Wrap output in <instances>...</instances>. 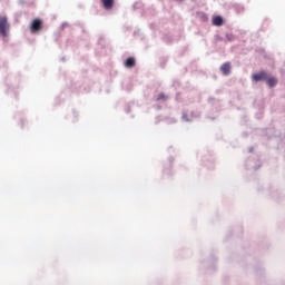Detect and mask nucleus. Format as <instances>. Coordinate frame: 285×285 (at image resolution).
Segmentation results:
<instances>
[{
    "instance_id": "nucleus-38",
    "label": "nucleus",
    "mask_w": 285,
    "mask_h": 285,
    "mask_svg": "<svg viewBox=\"0 0 285 285\" xmlns=\"http://www.w3.org/2000/svg\"><path fill=\"white\" fill-rule=\"evenodd\" d=\"M20 6H26V0H19Z\"/></svg>"
},
{
    "instance_id": "nucleus-9",
    "label": "nucleus",
    "mask_w": 285,
    "mask_h": 285,
    "mask_svg": "<svg viewBox=\"0 0 285 285\" xmlns=\"http://www.w3.org/2000/svg\"><path fill=\"white\" fill-rule=\"evenodd\" d=\"M10 35V22L7 16H0V37L6 39Z\"/></svg>"
},
{
    "instance_id": "nucleus-28",
    "label": "nucleus",
    "mask_w": 285,
    "mask_h": 285,
    "mask_svg": "<svg viewBox=\"0 0 285 285\" xmlns=\"http://www.w3.org/2000/svg\"><path fill=\"white\" fill-rule=\"evenodd\" d=\"M72 124H77V121H79V111H76L75 109H72Z\"/></svg>"
},
{
    "instance_id": "nucleus-21",
    "label": "nucleus",
    "mask_w": 285,
    "mask_h": 285,
    "mask_svg": "<svg viewBox=\"0 0 285 285\" xmlns=\"http://www.w3.org/2000/svg\"><path fill=\"white\" fill-rule=\"evenodd\" d=\"M161 41L164 43H166L167 46H170V43H173L175 41V38L169 33H164L161 36Z\"/></svg>"
},
{
    "instance_id": "nucleus-42",
    "label": "nucleus",
    "mask_w": 285,
    "mask_h": 285,
    "mask_svg": "<svg viewBox=\"0 0 285 285\" xmlns=\"http://www.w3.org/2000/svg\"><path fill=\"white\" fill-rule=\"evenodd\" d=\"M155 124H156V125L159 124V116H157V117L155 118Z\"/></svg>"
},
{
    "instance_id": "nucleus-25",
    "label": "nucleus",
    "mask_w": 285,
    "mask_h": 285,
    "mask_svg": "<svg viewBox=\"0 0 285 285\" xmlns=\"http://www.w3.org/2000/svg\"><path fill=\"white\" fill-rule=\"evenodd\" d=\"M131 9L134 10V12L137 10H144V2L141 0L136 1L132 4Z\"/></svg>"
},
{
    "instance_id": "nucleus-29",
    "label": "nucleus",
    "mask_w": 285,
    "mask_h": 285,
    "mask_svg": "<svg viewBox=\"0 0 285 285\" xmlns=\"http://www.w3.org/2000/svg\"><path fill=\"white\" fill-rule=\"evenodd\" d=\"M122 89L126 90V92H131L132 91V83L128 82L127 85H124Z\"/></svg>"
},
{
    "instance_id": "nucleus-39",
    "label": "nucleus",
    "mask_w": 285,
    "mask_h": 285,
    "mask_svg": "<svg viewBox=\"0 0 285 285\" xmlns=\"http://www.w3.org/2000/svg\"><path fill=\"white\" fill-rule=\"evenodd\" d=\"M216 118L217 116H208V119H212V121H215Z\"/></svg>"
},
{
    "instance_id": "nucleus-41",
    "label": "nucleus",
    "mask_w": 285,
    "mask_h": 285,
    "mask_svg": "<svg viewBox=\"0 0 285 285\" xmlns=\"http://www.w3.org/2000/svg\"><path fill=\"white\" fill-rule=\"evenodd\" d=\"M0 66H3V68H6L7 67V63H6V61H0Z\"/></svg>"
},
{
    "instance_id": "nucleus-24",
    "label": "nucleus",
    "mask_w": 285,
    "mask_h": 285,
    "mask_svg": "<svg viewBox=\"0 0 285 285\" xmlns=\"http://www.w3.org/2000/svg\"><path fill=\"white\" fill-rule=\"evenodd\" d=\"M194 119L193 112L190 114V116H188V114L183 112L181 115V121L186 122V124H190Z\"/></svg>"
},
{
    "instance_id": "nucleus-43",
    "label": "nucleus",
    "mask_w": 285,
    "mask_h": 285,
    "mask_svg": "<svg viewBox=\"0 0 285 285\" xmlns=\"http://www.w3.org/2000/svg\"><path fill=\"white\" fill-rule=\"evenodd\" d=\"M242 135H243V137H248V132L247 131H244Z\"/></svg>"
},
{
    "instance_id": "nucleus-8",
    "label": "nucleus",
    "mask_w": 285,
    "mask_h": 285,
    "mask_svg": "<svg viewBox=\"0 0 285 285\" xmlns=\"http://www.w3.org/2000/svg\"><path fill=\"white\" fill-rule=\"evenodd\" d=\"M173 164H175V155H169L167 160L163 164V175L164 177H170L175 175V169H173Z\"/></svg>"
},
{
    "instance_id": "nucleus-7",
    "label": "nucleus",
    "mask_w": 285,
    "mask_h": 285,
    "mask_svg": "<svg viewBox=\"0 0 285 285\" xmlns=\"http://www.w3.org/2000/svg\"><path fill=\"white\" fill-rule=\"evenodd\" d=\"M262 167V159L259 156H250L245 160V169L246 170H253L254 173L256 170H259Z\"/></svg>"
},
{
    "instance_id": "nucleus-48",
    "label": "nucleus",
    "mask_w": 285,
    "mask_h": 285,
    "mask_svg": "<svg viewBox=\"0 0 285 285\" xmlns=\"http://www.w3.org/2000/svg\"><path fill=\"white\" fill-rule=\"evenodd\" d=\"M175 1H178L179 3H181V1H184V0H175Z\"/></svg>"
},
{
    "instance_id": "nucleus-26",
    "label": "nucleus",
    "mask_w": 285,
    "mask_h": 285,
    "mask_svg": "<svg viewBox=\"0 0 285 285\" xmlns=\"http://www.w3.org/2000/svg\"><path fill=\"white\" fill-rule=\"evenodd\" d=\"M166 63H168V57L167 56H163L159 58V67L160 68H166Z\"/></svg>"
},
{
    "instance_id": "nucleus-5",
    "label": "nucleus",
    "mask_w": 285,
    "mask_h": 285,
    "mask_svg": "<svg viewBox=\"0 0 285 285\" xmlns=\"http://www.w3.org/2000/svg\"><path fill=\"white\" fill-rule=\"evenodd\" d=\"M200 165L207 170H215V153L213 149L205 147L198 151Z\"/></svg>"
},
{
    "instance_id": "nucleus-12",
    "label": "nucleus",
    "mask_w": 285,
    "mask_h": 285,
    "mask_svg": "<svg viewBox=\"0 0 285 285\" xmlns=\"http://www.w3.org/2000/svg\"><path fill=\"white\" fill-rule=\"evenodd\" d=\"M134 37H138V39H140V41L145 43V50H148V48H150V45L148 43V39L146 38V35H144L141 29H135Z\"/></svg>"
},
{
    "instance_id": "nucleus-10",
    "label": "nucleus",
    "mask_w": 285,
    "mask_h": 285,
    "mask_svg": "<svg viewBox=\"0 0 285 285\" xmlns=\"http://www.w3.org/2000/svg\"><path fill=\"white\" fill-rule=\"evenodd\" d=\"M29 30L31 35H39L41 30H43V19L35 18L29 26Z\"/></svg>"
},
{
    "instance_id": "nucleus-20",
    "label": "nucleus",
    "mask_w": 285,
    "mask_h": 285,
    "mask_svg": "<svg viewBox=\"0 0 285 285\" xmlns=\"http://www.w3.org/2000/svg\"><path fill=\"white\" fill-rule=\"evenodd\" d=\"M254 273L257 277H264V275H266V271L264 269L262 264L254 266Z\"/></svg>"
},
{
    "instance_id": "nucleus-3",
    "label": "nucleus",
    "mask_w": 285,
    "mask_h": 285,
    "mask_svg": "<svg viewBox=\"0 0 285 285\" xmlns=\"http://www.w3.org/2000/svg\"><path fill=\"white\" fill-rule=\"evenodd\" d=\"M252 81H254V83H266V86L271 89L275 88L277 83H279L277 76H274L268 70H259L254 72L252 75Z\"/></svg>"
},
{
    "instance_id": "nucleus-27",
    "label": "nucleus",
    "mask_w": 285,
    "mask_h": 285,
    "mask_svg": "<svg viewBox=\"0 0 285 285\" xmlns=\"http://www.w3.org/2000/svg\"><path fill=\"white\" fill-rule=\"evenodd\" d=\"M244 233V228L243 227H236L235 229H233L232 232H229V234L227 235V239H230V236L234 234V233Z\"/></svg>"
},
{
    "instance_id": "nucleus-34",
    "label": "nucleus",
    "mask_w": 285,
    "mask_h": 285,
    "mask_svg": "<svg viewBox=\"0 0 285 285\" xmlns=\"http://www.w3.org/2000/svg\"><path fill=\"white\" fill-rule=\"evenodd\" d=\"M248 249L249 250H257V245L252 244V245H249Z\"/></svg>"
},
{
    "instance_id": "nucleus-1",
    "label": "nucleus",
    "mask_w": 285,
    "mask_h": 285,
    "mask_svg": "<svg viewBox=\"0 0 285 285\" xmlns=\"http://www.w3.org/2000/svg\"><path fill=\"white\" fill-rule=\"evenodd\" d=\"M70 92H75L76 95L88 94L90 92V86L83 85L82 81L70 80L69 88L65 89L60 96L55 98L53 106H61L63 104V97H70Z\"/></svg>"
},
{
    "instance_id": "nucleus-17",
    "label": "nucleus",
    "mask_w": 285,
    "mask_h": 285,
    "mask_svg": "<svg viewBox=\"0 0 285 285\" xmlns=\"http://www.w3.org/2000/svg\"><path fill=\"white\" fill-rule=\"evenodd\" d=\"M125 68L132 69L137 66V59L134 56H129L124 61Z\"/></svg>"
},
{
    "instance_id": "nucleus-23",
    "label": "nucleus",
    "mask_w": 285,
    "mask_h": 285,
    "mask_svg": "<svg viewBox=\"0 0 285 285\" xmlns=\"http://www.w3.org/2000/svg\"><path fill=\"white\" fill-rule=\"evenodd\" d=\"M197 17L199 18V20L203 22V23H206L208 22V14L204 11H198L197 12Z\"/></svg>"
},
{
    "instance_id": "nucleus-37",
    "label": "nucleus",
    "mask_w": 285,
    "mask_h": 285,
    "mask_svg": "<svg viewBox=\"0 0 285 285\" xmlns=\"http://www.w3.org/2000/svg\"><path fill=\"white\" fill-rule=\"evenodd\" d=\"M266 248H264V246L263 245H258L257 246V250H265Z\"/></svg>"
},
{
    "instance_id": "nucleus-11",
    "label": "nucleus",
    "mask_w": 285,
    "mask_h": 285,
    "mask_svg": "<svg viewBox=\"0 0 285 285\" xmlns=\"http://www.w3.org/2000/svg\"><path fill=\"white\" fill-rule=\"evenodd\" d=\"M208 104L212 105V112H222V101L215 99L214 97H209Z\"/></svg>"
},
{
    "instance_id": "nucleus-46",
    "label": "nucleus",
    "mask_w": 285,
    "mask_h": 285,
    "mask_svg": "<svg viewBox=\"0 0 285 285\" xmlns=\"http://www.w3.org/2000/svg\"><path fill=\"white\" fill-rule=\"evenodd\" d=\"M60 61H66V56H63V57L60 59Z\"/></svg>"
},
{
    "instance_id": "nucleus-40",
    "label": "nucleus",
    "mask_w": 285,
    "mask_h": 285,
    "mask_svg": "<svg viewBox=\"0 0 285 285\" xmlns=\"http://www.w3.org/2000/svg\"><path fill=\"white\" fill-rule=\"evenodd\" d=\"M150 30H155V23L149 24Z\"/></svg>"
},
{
    "instance_id": "nucleus-2",
    "label": "nucleus",
    "mask_w": 285,
    "mask_h": 285,
    "mask_svg": "<svg viewBox=\"0 0 285 285\" xmlns=\"http://www.w3.org/2000/svg\"><path fill=\"white\" fill-rule=\"evenodd\" d=\"M19 83H21V73H9L4 78V92L8 95V97H11L13 99H19Z\"/></svg>"
},
{
    "instance_id": "nucleus-44",
    "label": "nucleus",
    "mask_w": 285,
    "mask_h": 285,
    "mask_svg": "<svg viewBox=\"0 0 285 285\" xmlns=\"http://www.w3.org/2000/svg\"><path fill=\"white\" fill-rule=\"evenodd\" d=\"M253 150H255L254 147H249V148H248V153H253Z\"/></svg>"
},
{
    "instance_id": "nucleus-6",
    "label": "nucleus",
    "mask_w": 285,
    "mask_h": 285,
    "mask_svg": "<svg viewBox=\"0 0 285 285\" xmlns=\"http://www.w3.org/2000/svg\"><path fill=\"white\" fill-rule=\"evenodd\" d=\"M66 28H68L70 32L80 30V32H82V35L88 36V31L86 30V24L83 22L77 21L72 24L69 22H62L61 26L59 27L58 31L55 32L56 43H59V37H61V30H66Z\"/></svg>"
},
{
    "instance_id": "nucleus-32",
    "label": "nucleus",
    "mask_w": 285,
    "mask_h": 285,
    "mask_svg": "<svg viewBox=\"0 0 285 285\" xmlns=\"http://www.w3.org/2000/svg\"><path fill=\"white\" fill-rule=\"evenodd\" d=\"M215 41L219 42V41H224V37L219 36V35H215L214 36Z\"/></svg>"
},
{
    "instance_id": "nucleus-30",
    "label": "nucleus",
    "mask_w": 285,
    "mask_h": 285,
    "mask_svg": "<svg viewBox=\"0 0 285 285\" xmlns=\"http://www.w3.org/2000/svg\"><path fill=\"white\" fill-rule=\"evenodd\" d=\"M106 39V37L104 36V35H100L99 37H98V46H101V47H104V40Z\"/></svg>"
},
{
    "instance_id": "nucleus-33",
    "label": "nucleus",
    "mask_w": 285,
    "mask_h": 285,
    "mask_svg": "<svg viewBox=\"0 0 285 285\" xmlns=\"http://www.w3.org/2000/svg\"><path fill=\"white\" fill-rule=\"evenodd\" d=\"M126 115H130V104L125 105Z\"/></svg>"
},
{
    "instance_id": "nucleus-19",
    "label": "nucleus",
    "mask_w": 285,
    "mask_h": 285,
    "mask_svg": "<svg viewBox=\"0 0 285 285\" xmlns=\"http://www.w3.org/2000/svg\"><path fill=\"white\" fill-rule=\"evenodd\" d=\"M220 72H223V75L225 77H228V75H230V70H232V66L230 62H224L220 68H219Z\"/></svg>"
},
{
    "instance_id": "nucleus-14",
    "label": "nucleus",
    "mask_w": 285,
    "mask_h": 285,
    "mask_svg": "<svg viewBox=\"0 0 285 285\" xmlns=\"http://www.w3.org/2000/svg\"><path fill=\"white\" fill-rule=\"evenodd\" d=\"M258 191L264 193V195H266L267 197H271L272 199H275V197H277V191L273 187H266V188L259 187Z\"/></svg>"
},
{
    "instance_id": "nucleus-36",
    "label": "nucleus",
    "mask_w": 285,
    "mask_h": 285,
    "mask_svg": "<svg viewBox=\"0 0 285 285\" xmlns=\"http://www.w3.org/2000/svg\"><path fill=\"white\" fill-rule=\"evenodd\" d=\"M168 153H169V155H170L171 153H175V148H173V146H169V147H168Z\"/></svg>"
},
{
    "instance_id": "nucleus-31",
    "label": "nucleus",
    "mask_w": 285,
    "mask_h": 285,
    "mask_svg": "<svg viewBox=\"0 0 285 285\" xmlns=\"http://www.w3.org/2000/svg\"><path fill=\"white\" fill-rule=\"evenodd\" d=\"M225 37H226V40L229 42L234 41V39H235V36L233 33H226Z\"/></svg>"
},
{
    "instance_id": "nucleus-35",
    "label": "nucleus",
    "mask_w": 285,
    "mask_h": 285,
    "mask_svg": "<svg viewBox=\"0 0 285 285\" xmlns=\"http://www.w3.org/2000/svg\"><path fill=\"white\" fill-rule=\"evenodd\" d=\"M168 124H177V119L176 118H169Z\"/></svg>"
},
{
    "instance_id": "nucleus-45",
    "label": "nucleus",
    "mask_w": 285,
    "mask_h": 285,
    "mask_svg": "<svg viewBox=\"0 0 285 285\" xmlns=\"http://www.w3.org/2000/svg\"><path fill=\"white\" fill-rule=\"evenodd\" d=\"M156 108H157V110H161V106L160 105H157Z\"/></svg>"
},
{
    "instance_id": "nucleus-16",
    "label": "nucleus",
    "mask_w": 285,
    "mask_h": 285,
    "mask_svg": "<svg viewBox=\"0 0 285 285\" xmlns=\"http://www.w3.org/2000/svg\"><path fill=\"white\" fill-rule=\"evenodd\" d=\"M228 10H230L232 12H235L236 14H242V12H244V6L239 3L230 2L228 4Z\"/></svg>"
},
{
    "instance_id": "nucleus-4",
    "label": "nucleus",
    "mask_w": 285,
    "mask_h": 285,
    "mask_svg": "<svg viewBox=\"0 0 285 285\" xmlns=\"http://www.w3.org/2000/svg\"><path fill=\"white\" fill-rule=\"evenodd\" d=\"M217 257L212 254L207 259L199 262L198 273L200 275H213L217 273Z\"/></svg>"
},
{
    "instance_id": "nucleus-47",
    "label": "nucleus",
    "mask_w": 285,
    "mask_h": 285,
    "mask_svg": "<svg viewBox=\"0 0 285 285\" xmlns=\"http://www.w3.org/2000/svg\"><path fill=\"white\" fill-rule=\"evenodd\" d=\"M266 21H268V18H265V19H264V23H266Z\"/></svg>"
},
{
    "instance_id": "nucleus-22",
    "label": "nucleus",
    "mask_w": 285,
    "mask_h": 285,
    "mask_svg": "<svg viewBox=\"0 0 285 285\" xmlns=\"http://www.w3.org/2000/svg\"><path fill=\"white\" fill-rule=\"evenodd\" d=\"M154 101H168V95H165L164 92H160L158 95L153 96Z\"/></svg>"
},
{
    "instance_id": "nucleus-15",
    "label": "nucleus",
    "mask_w": 285,
    "mask_h": 285,
    "mask_svg": "<svg viewBox=\"0 0 285 285\" xmlns=\"http://www.w3.org/2000/svg\"><path fill=\"white\" fill-rule=\"evenodd\" d=\"M224 23H226V19L222 14L213 16L212 26H215L216 28H222Z\"/></svg>"
},
{
    "instance_id": "nucleus-13",
    "label": "nucleus",
    "mask_w": 285,
    "mask_h": 285,
    "mask_svg": "<svg viewBox=\"0 0 285 285\" xmlns=\"http://www.w3.org/2000/svg\"><path fill=\"white\" fill-rule=\"evenodd\" d=\"M13 118L18 121V125L20 128H26V124H28V120L26 119V115L23 111H18Z\"/></svg>"
},
{
    "instance_id": "nucleus-18",
    "label": "nucleus",
    "mask_w": 285,
    "mask_h": 285,
    "mask_svg": "<svg viewBox=\"0 0 285 285\" xmlns=\"http://www.w3.org/2000/svg\"><path fill=\"white\" fill-rule=\"evenodd\" d=\"M104 10L110 11L115 8V0H100Z\"/></svg>"
}]
</instances>
